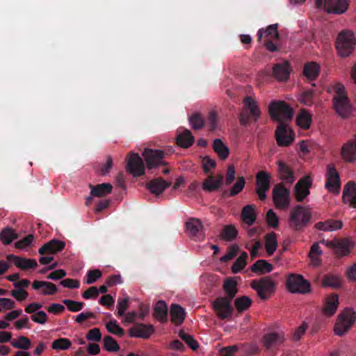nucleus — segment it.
Masks as SVG:
<instances>
[{"mask_svg": "<svg viewBox=\"0 0 356 356\" xmlns=\"http://www.w3.org/2000/svg\"><path fill=\"white\" fill-rule=\"evenodd\" d=\"M311 212L301 205H296L290 212L288 224L293 231L302 232L311 223Z\"/></svg>", "mask_w": 356, "mask_h": 356, "instance_id": "nucleus-1", "label": "nucleus"}, {"mask_svg": "<svg viewBox=\"0 0 356 356\" xmlns=\"http://www.w3.org/2000/svg\"><path fill=\"white\" fill-rule=\"evenodd\" d=\"M333 90L335 92L332 99L334 111L342 118H348L352 112V106L344 86L337 83L333 86Z\"/></svg>", "mask_w": 356, "mask_h": 356, "instance_id": "nucleus-2", "label": "nucleus"}, {"mask_svg": "<svg viewBox=\"0 0 356 356\" xmlns=\"http://www.w3.org/2000/svg\"><path fill=\"white\" fill-rule=\"evenodd\" d=\"M268 112L272 119L284 123L291 120L293 116L292 108L283 101H273L268 106Z\"/></svg>", "mask_w": 356, "mask_h": 356, "instance_id": "nucleus-3", "label": "nucleus"}, {"mask_svg": "<svg viewBox=\"0 0 356 356\" xmlns=\"http://www.w3.org/2000/svg\"><path fill=\"white\" fill-rule=\"evenodd\" d=\"M257 35L258 41L261 42L264 39L263 44L269 51L275 52L278 51V47L273 42L280 38L277 24L269 25L265 29H260Z\"/></svg>", "mask_w": 356, "mask_h": 356, "instance_id": "nucleus-4", "label": "nucleus"}, {"mask_svg": "<svg viewBox=\"0 0 356 356\" xmlns=\"http://www.w3.org/2000/svg\"><path fill=\"white\" fill-rule=\"evenodd\" d=\"M250 286L257 291L260 299L266 300L274 293L276 289V283L270 276H266L259 280H254L250 283Z\"/></svg>", "mask_w": 356, "mask_h": 356, "instance_id": "nucleus-5", "label": "nucleus"}, {"mask_svg": "<svg viewBox=\"0 0 356 356\" xmlns=\"http://www.w3.org/2000/svg\"><path fill=\"white\" fill-rule=\"evenodd\" d=\"M243 102L244 108L239 114V122L241 125L246 126L250 122V117L251 116L254 121H257L261 115V111L257 102L252 97H245Z\"/></svg>", "mask_w": 356, "mask_h": 356, "instance_id": "nucleus-6", "label": "nucleus"}, {"mask_svg": "<svg viewBox=\"0 0 356 356\" xmlns=\"http://www.w3.org/2000/svg\"><path fill=\"white\" fill-rule=\"evenodd\" d=\"M355 39L352 31L341 32L336 41V47L341 56H348L354 49Z\"/></svg>", "mask_w": 356, "mask_h": 356, "instance_id": "nucleus-7", "label": "nucleus"}, {"mask_svg": "<svg viewBox=\"0 0 356 356\" xmlns=\"http://www.w3.org/2000/svg\"><path fill=\"white\" fill-rule=\"evenodd\" d=\"M286 286L289 292L293 293L305 294L311 291L310 283L298 274H291L288 276Z\"/></svg>", "mask_w": 356, "mask_h": 356, "instance_id": "nucleus-8", "label": "nucleus"}, {"mask_svg": "<svg viewBox=\"0 0 356 356\" xmlns=\"http://www.w3.org/2000/svg\"><path fill=\"white\" fill-rule=\"evenodd\" d=\"M355 320V312L352 309H346L339 315L337 322L334 325L336 334L343 335L351 327Z\"/></svg>", "mask_w": 356, "mask_h": 356, "instance_id": "nucleus-9", "label": "nucleus"}, {"mask_svg": "<svg viewBox=\"0 0 356 356\" xmlns=\"http://www.w3.org/2000/svg\"><path fill=\"white\" fill-rule=\"evenodd\" d=\"M273 200L278 209H286L291 202L290 191L286 188L284 183L276 184L272 191Z\"/></svg>", "mask_w": 356, "mask_h": 356, "instance_id": "nucleus-10", "label": "nucleus"}, {"mask_svg": "<svg viewBox=\"0 0 356 356\" xmlns=\"http://www.w3.org/2000/svg\"><path fill=\"white\" fill-rule=\"evenodd\" d=\"M232 300L233 299L227 297H218L213 302V308L220 319H226L232 316L234 312Z\"/></svg>", "mask_w": 356, "mask_h": 356, "instance_id": "nucleus-11", "label": "nucleus"}, {"mask_svg": "<svg viewBox=\"0 0 356 356\" xmlns=\"http://www.w3.org/2000/svg\"><path fill=\"white\" fill-rule=\"evenodd\" d=\"M270 175L264 170L259 171L255 177V192L261 201L266 199V192L270 188Z\"/></svg>", "mask_w": 356, "mask_h": 356, "instance_id": "nucleus-12", "label": "nucleus"}, {"mask_svg": "<svg viewBox=\"0 0 356 356\" xmlns=\"http://www.w3.org/2000/svg\"><path fill=\"white\" fill-rule=\"evenodd\" d=\"M165 153L163 150L145 149L143 153V156L149 170L156 168L159 165H166L165 162Z\"/></svg>", "mask_w": 356, "mask_h": 356, "instance_id": "nucleus-13", "label": "nucleus"}, {"mask_svg": "<svg viewBox=\"0 0 356 356\" xmlns=\"http://www.w3.org/2000/svg\"><path fill=\"white\" fill-rule=\"evenodd\" d=\"M325 177V188L330 193L339 194L341 188L340 178L339 175L333 164H329L327 165Z\"/></svg>", "mask_w": 356, "mask_h": 356, "instance_id": "nucleus-14", "label": "nucleus"}, {"mask_svg": "<svg viewBox=\"0 0 356 356\" xmlns=\"http://www.w3.org/2000/svg\"><path fill=\"white\" fill-rule=\"evenodd\" d=\"M312 184V179L306 175L301 178L294 186V193L297 202H302L310 193V188Z\"/></svg>", "mask_w": 356, "mask_h": 356, "instance_id": "nucleus-15", "label": "nucleus"}, {"mask_svg": "<svg viewBox=\"0 0 356 356\" xmlns=\"http://www.w3.org/2000/svg\"><path fill=\"white\" fill-rule=\"evenodd\" d=\"M127 170L134 177H140L145 174V168L143 161L137 153H131L127 163Z\"/></svg>", "mask_w": 356, "mask_h": 356, "instance_id": "nucleus-16", "label": "nucleus"}, {"mask_svg": "<svg viewBox=\"0 0 356 356\" xmlns=\"http://www.w3.org/2000/svg\"><path fill=\"white\" fill-rule=\"evenodd\" d=\"M275 138L279 146L288 147L294 140V134L286 124L279 123L275 130Z\"/></svg>", "mask_w": 356, "mask_h": 356, "instance_id": "nucleus-17", "label": "nucleus"}, {"mask_svg": "<svg viewBox=\"0 0 356 356\" xmlns=\"http://www.w3.org/2000/svg\"><path fill=\"white\" fill-rule=\"evenodd\" d=\"M285 338L282 332H272L264 334L263 346L267 351H273L283 343Z\"/></svg>", "mask_w": 356, "mask_h": 356, "instance_id": "nucleus-18", "label": "nucleus"}, {"mask_svg": "<svg viewBox=\"0 0 356 356\" xmlns=\"http://www.w3.org/2000/svg\"><path fill=\"white\" fill-rule=\"evenodd\" d=\"M186 228L189 236L195 240H203L204 234L202 222L197 218H191L186 222Z\"/></svg>", "mask_w": 356, "mask_h": 356, "instance_id": "nucleus-19", "label": "nucleus"}, {"mask_svg": "<svg viewBox=\"0 0 356 356\" xmlns=\"http://www.w3.org/2000/svg\"><path fill=\"white\" fill-rule=\"evenodd\" d=\"M154 332V327L152 325L143 323H136L134 327L129 330L131 337H138L147 339Z\"/></svg>", "mask_w": 356, "mask_h": 356, "instance_id": "nucleus-20", "label": "nucleus"}, {"mask_svg": "<svg viewBox=\"0 0 356 356\" xmlns=\"http://www.w3.org/2000/svg\"><path fill=\"white\" fill-rule=\"evenodd\" d=\"M224 176L218 174L214 176L213 174L209 175L202 182V189L208 193L218 191L222 185Z\"/></svg>", "mask_w": 356, "mask_h": 356, "instance_id": "nucleus-21", "label": "nucleus"}, {"mask_svg": "<svg viewBox=\"0 0 356 356\" xmlns=\"http://www.w3.org/2000/svg\"><path fill=\"white\" fill-rule=\"evenodd\" d=\"M6 259L11 263H13L17 268L26 270L30 268H35L38 263L35 259H26L14 254H8Z\"/></svg>", "mask_w": 356, "mask_h": 356, "instance_id": "nucleus-22", "label": "nucleus"}, {"mask_svg": "<svg viewBox=\"0 0 356 356\" xmlns=\"http://www.w3.org/2000/svg\"><path fill=\"white\" fill-rule=\"evenodd\" d=\"M324 7L327 13L342 14L348 10V0H325Z\"/></svg>", "mask_w": 356, "mask_h": 356, "instance_id": "nucleus-23", "label": "nucleus"}, {"mask_svg": "<svg viewBox=\"0 0 356 356\" xmlns=\"http://www.w3.org/2000/svg\"><path fill=\"white\" fill-rule=\"evenodd\" d=\"M171 185L161 177L152 179L146 184L147 188L154 195H159Z\"/></svg>", "mask_w": 356, "mask_h": 356, "instance_id": "nucleus-24", "label": "nucleus"}, {"mask_svg": "<svg viewBox=\"0 0 356 356\" xmlns=\"http://www.w3.org/2000/svg\"><path fill=\"white\" fill-rule=\"evenodd\" d=\"M65 247V243L63 241L57 239H52L40 248L38 252L42 255L45 254H54L61 252Z\"/></svg>", "mask_w": 356, "mask_h": 356, "instance_id": "nucleus-25", "label": "nucleus"}, {"mask_svg": "<svg viewBox=\"0 0 356 356\" xmlns=\"http://www.w3.org/2000/svg\"><path fill=\"white\" fill-rule=\"evenodd\" d=\"M339 306V297L337 294H331L325 298L322 308L323 314L326 316H333Z\"/></svg>", "mask_w": 356, "mask_h": 356, "instance_id": "nucleus-26", "label": "nucleus"}, {"mask_svg": "<svg viewBox=\"0 0 356 356\" xmlns=\"http://www.w3.org/2000/svg\"><path fill=\"white\" fill-rule=\"evenodd\" d=\"M278 172L280 179L289 185L292 184L296 180L294 171L284 162L277 161Z\"/></svg>", "mask_w": 356, "mask_h": 356, "instance_id": "nucleus-27", "label": "nucleus"}, {"mask_svg": "<svg viewBox=\"0 0 356 356\" xmlns=\"http://www.w3.org/2000/svg\"><path fill=\"white\" fill-rule=\"evenodd\" d=\"M341 156L346 161H356V134L354 140H348L342 146Z\"/></svg>", "mask_w": 356, "mask_h": 356, "instance_id": "nucleus-28", "label": "nucleus"}, {"mask_svg": "<svg viewBox=\"0 0 356 356\" xmlns=\"http://www.w3.org/2000/svg\"><path fill=\"white\" fill-rule=\"evenodd\" d=\"M90 188V195L93 197H102L110 194L112 192L113 186L109 183L99 184L96 186H93L91 184H89Z\"/></svg>", "mask_w": 356, "mask_h": 356, "instance_id": "nucleus-29", "label": "nucleus"}, {"mask_svg": "<svg viewBox=\"0 0 356 356\" xmlns=\"http://www.w3.org/2000/svg\"><path fill=\"white\" fill-rule=\"evenodd\" d=\"M273 73L275 77L280 81L287 80L290 74V69L288 63H285L284 64H275L273 68Z\"/></svg>", "mask_w": 356, "mask_h": 356, "instance_id": "nucleus-30", "label": "nucleus"}, {"mask_svg": "<svg viewBox=\"0 0 356 356\" xmlns=\"http://www.w3.org/2000/svg\"><path fill=\"white\" fill-rule=\"evenodd\" d=\"M153 316L161 323L167 321L168 307L165 301L160 300L156 302L154 308Z\"/></svg>", "mask_w": 356, "mask_h": 356, "instance_id": "nucleus-31", "label": "nucleus"}, {"mask_svg": "<svg viewBox=\"0 0 356 356\" xmlns=\"http://www.w3.org/2000/svg\"><path fill=\"white\" fill-rule=\"evenodd\" d=\"M241 218L242 220L249 226L252 225L257 218L255 206L252 204L245 206L241 211Z\"/></svg>", "mask_w": 356, "mask_h": 356, "instance_id": "nucleus-32", "label": "nucleus"}, {"mask_svg": "<svg viewBox=\"0 0 356 356\" xmlns=\"http://www.w3.org/2000/svg\"><path fill=\"white\" fill-rule=\"evenodd\" d=\"M250 270L256 274L264 275L271 272L273 266L268 261L259 259L251 266Z\"/></svg>", "mask_w": 356, "mask_h": 356, "instance_id": "nucleus-33", "label": "nucleus"}, {"mask_svg": "<svg viewBox=\"0 0 356 356\" xmlns=\"http://www.w3.org/2000/svg\"><path fill=\"white\" fill-rule=\"evenodd\" d=\"M171 321L176 325H181L185 318V311L179 305L172 304L170 311Z\"/></svg>", "mask_w": 356, "mask_h": 356, "instance_id": "nucleus-34", "label": "nucleus"}, {"mask_svg": "<svg viewBox=\"0 0 356 356\" xmlns=\"http://www.w3.org/2000/svg\"><path fill=\"white\" fill-rule=\"evenodd\" d=\"M195 141L194 136L188 129H185L177 136V143L182 148H188Z\"/></svg>", "mask_w": 356, "mask_h": 356, "instance_id": "nucleus-35", "label": "nucleus"}, {"mask_svg": "<svg viewBox=\"0 0 356 356\" xmlns=\"http://www.w3.org/2000/svg\"><path fill=\"white\" fill-rule=\"evenodd\" d=\"M32 287L35 290L44 287L45 289L42 291L44 295H54L58 291V288L54 284L45 281L35 280L32 284Z\"/></svg>", "mask_w": 356, "mask_h": 356, "instance_id": "nucleus-36", "label": "nucleus"}, {"mask_svg": "<svg viewBox=\"0 0 356 356\" xmlns=\"http://www.w3.org/2000/svg\"><path fill=\"white\" fill-rule=\"evenodd\" d=\"M320 72V66L316 62H308L305 64L303 68L304 75L310 81L315 80Z\"/></svg>", "mask_w": 356, "mask_h": 356, "instance_id": "nucleus-37", "label": "nucleus"}, {"mask_svg": "<svg viewBox=\"0 0 356 356\" xmlns=\"http://www.w3.org/2000/svg\"><path fill=\"white\" fill-rule=\"evenodd\" d=\"M213 149L222 160H225L229 155V149L220 138H216L213 140Z\"/></svg>", "mask_w": 356, "mask_h": 356, "instance_id": "nucleus-38", "label": "nucleus"}, {"mask_svg": "<svg viewBox=\"0 0 356 356\" xmlns=\"http://www.w3.org/2000/svg\"><path fill=\"white\" fill-rule=\"evenodd\" d=\"M265 248L268 255H273L277 248V235L272 232L268 233L264 236Z\"/></svg>", "mask_w": 356, "mask_h": 356, "instance_id": "nucleus-39", "label": "nucleus"}, {"mask_svg": "<svg viewBox=\"0 0 356 356\" xmlns=\"http://www.w3.org/2000/svg\"><path fill=\"white\" fill-rule=\"evenodd\" d=\"M352 248V243L348 239L337 242L334 246L335 254L339 257L348 255Z\"/></svg>", "mask_w": 356, "mask_h": 356, "instance_id": "nucleus-40", "label": "nucleus"}, {"mask_svg": "<svg viewBox=\"0 0 356 356\" xmlns=\"http://www.w3.org/2000/svg\"><path fill=\"white\" fill-rule=\"evenodd\" d=\"M297 124L304 129H308L312 122V115L305 109H302L296 118Z\"/></svg>", "mask_w": 356, "mask_h": 356, "instance_id": "nucleus-41", "label": "nucleus"}, {"mask_svg": "<svg viewBox=\"0 0 356 356\" xmlns=\"http://www.w3.org/2000/svg\"><path fill=\"white\" fill-rule=\"evenodd\" d=\"M236 282L231 278L227 279L223 284V289L227 293L225 297L229 299H234L236 294L238 292V289L236 286Z\"/></svg>", "mask_w": 356, "mask_h": 356, "instance_id": "nucleus-42", "label": "nucleus"}, {"mask_svg": "<svg viewBox=\"0 0 356 356\" xmlns=\"http://www.w3.org/2000/svg\"><path fill=\"white\" fill-rule=\"evenodd\" d=\"M238 234V231L233 225H225L220 233V236L225 241L234 240Z\"/></svg>", "mask_w": 356, "mask_h": 356, "instance_id": "nucleus-43", "label": "nucleus"}, {"mask_svg": "<svg viewBox=\"0 0 356 356\" xmlns=\"http://www.w3.org/2000/svg\"><path fill=\"white\" fill-rule=\"evenodd\" d=\"M188 120L191 127L194 130H199L204 127V118L200 113H193L189 117Z\"/></svg>", "mask_w": 356, "mask_h": 356, "instance_id": "nucleus-44", "label": "nucleus"}, {"mask_svg": "<svg viewBox=\"0 0 356 356\" xmlns=\"http://www.w3.org/2000/svg\"><path fill=\"white\" fill-rule=\"evenodd\" d=\"M252 304V300L246 296L238 297L234 300V305L238 312L247 310Z\"/></svg>", "mask_w": 356, "mask_h": 356, "instance_id": "nucleus-45", "label": "nucleus"}, {"mask_svg": "<svg viewBox=\"0 0 356 356\" xmlns=\"http://www.w3.org/2000/svg\"><path fill=\"white\" fill-rule=\"evenodd\" d=\"M18 238L17 234L11 228L6 227L0 233V239L4 244H10L13 240Z\"/></svg>", "mask_w": 356, "mask_h": 356, "instance_id": "nucleus-46", "label": "nucleus"}, {"mask_svg": "<svg viewBox=\"0 0 356 356\" xmlns=\"http://www.w3.org/2000/svg\"><path fill=\"white\" fill-rule=\"evenodd\" d=\"M72 346V342L67 338H59L54 340L51 343V348L56 350H65L69 349Z\"/></svg>", "mask_w": 356, "mask_h": 356, "instance_id": "nucleus-47", "label": "nucleus"}, {"mask_svg": "<svg viewBox=\"0 0 356 356\" xmlns=\"http://www.w3.org/2000/svg\"><path fill=\"white\" fill-rule=\"evenodd\" d=\"M314 92L313 90H305L300 94L298 99L300 103L310 106L314 104Z\"/></svg>", "mask_w": 356, "mask_h": 356, "instance_id": "nucleus-48", "label": "nucleus"}, {"mask_svg": "<svg viewBox=\"0 0 356 356\" xmlns=\"http://www.w3.org/2000/svg\"><path fill=\"white\" fill-rule=\"evenodd\" d=\"M179 337L193 350L199 348L197 341L190 334L186 333L183 330L179 332Z\"/></svg>", "mask_w": 356, "mask_h": 356, "instance_id": "nucleus-49", "label": "nucleus"}, {"mask_svg": "<svg viewBox=\"0 0 356 356\" xmlns=\"http://www.w3.org/2000/svg\"><path fill=\"white\" fill-rule=\"evenodd\" d=\"M341 284V280L339 276L327 275L323 280V285L332 288H338Z\"/></svg>", "mask_w": 356, "mask_h": 356, "instance_id": "nucleus-50", "label": "nucleus"}, {"mask_svg": "<svg viewBox=\"0 0 356 356\" xmlns=\"http://www.w3.org/2000/svg\"><path fill=\"white\" fill-rule=\"evenodd\" d=\"M11 345L15 348L28 350L30 348L31 343L29 338L20 336L17 340H13Z\"/></svg>", "mask_w": 356, "mask_h": 356, "instance_id": "nucleus-51", "label": "nucleus"}, {"mask_svg": "<svg viewBox=\"0 0 356 356\" xmlns=\"http://www.w3.org/2000/svg\"><path fill=\"white\" fill-rule=\"evenodd\" d=\"M104 348L108 352H116L120 350V346L112 337L108 335L104 338Z\"/></svg>", "mask_w": 356, "mask_h": 356, "instance_id": "nucleus-52", "label": "nucleus"}, {"mask_svg": "<svg viewBox=\"0 0 356 356\" xmlns=\"http://www.w3.org/2000/svg\"><path fill=\"white\" fill-rule=\"evenodd\" d=\"M63 304L67 307V309L72 312H77L84 307L83 302L74 301L69 299H64L63 300Z\"/></svg>", "mask_w": 356, "mask_h": 356, "instance_id": "nucleus-53", "label": "nucleus"}, {"mask_svg": "<svg viewBox=\"0 0 356 356\" xmlns=\"http://www.w3.org/2000/svg\"><path fill=\"white\" fill-rule=\"evenodd\" d=\"M107 330L118 336L122 337L124 334V330L119 326L116 321H110L106 325Z\"/></svg>", "mask_w": 356, "mask_h": 356, "instance_id": "nucleus-54", "label": "nucleus"}, {"mask_svg": "<svg viewBox=\"0 0 356 356\" xmlns=\"http://www.w3.org/2000/svg\"><path fill=\"white\" fill-rule=\"evenodd\" d=\"M245 184V179L243 177H239L236 182L230 188L229 195L233 197L241 193Z\"/></svg>", "mask_w": 356, "mask_h": 356, "instance_id": "nucleus-55", "label": "nucleus"}, {"mask_svg": "<svg viewBox=\"0 0 356 356\" xmlns=\"http://www.w3.org/2000/svg\"><path fill=\"white\" fill-rule=\"evenodd\" d=\"M356 195V183L353 181H348L343 191V200H347L349 197Z\"/></svg>", "mask_w": 356, "mask_h": 356, "instance_id": "nucleus-56", "label": "nucleus"}, {"mask_svg": "<svg viewBox=\"0 0 356 356\" xmlns=\"http://www.w3.org/2000/svg\"><path fill=\"white\" fill-rule=\"evenodd\" d=\"M267 224L273 228H275L279 225V218L277 214L272 210L269 209L266 213Z\"/></svg>", "mask_w": 356, "mask_h": 356, "instance_id": "nucleus-57", "label": "nucleus"}, {"mask_svg": "<svg viewBox=\"0 0 356 356\" xmlns=\"http://www.w3.org/2000/svg\"><path fill=\"white\" fill-rule=\"evenodd\" d=\"M238 247L236 245H232L228 248L227 253L220 258L222 262H227L232 259L237 254Z\"/></svg>", "mask_w": 356, "mask_h": 356, "instance_id": "nucleus-58", "label": "nucleus"}, {"mask_svg": "<svg viewBox=\"0 0 356 356\" xmlns=\"http://www.w3.org/2000/svg\"><path fill=\"white\" fill-rule=\"evenodd\" d=\"M31 318L35 323L44 324L47 321L48 317L44 311H38L32 314Z\"/></svg>", "mask_w": 356, "mask_h": 356, "instance_id": "nucleus-59", "label": "nucleus"}, {"mask_svg": "<svg viewBox=\"0 0 356 356\" xmlns=\"http://www.w3.org/2000/svg\"><path fill=\"white\" fill-rule=\"evenodd\" d=\"M129 302V298L128 296L122 299H118V314L120 316L124 315L126 310L128 308V303Z\"/></svg>", "mask_w": 356, "mask_h": 356, "instance_id": "nucleus-60", "label": "nucleus"}, {"mask_svg": "<svg viewBox=\"0 0 356 356\" xmlns=\"http://www.w3.org/2000/svg\"><path fill=\"white\" fill-rule=\"evenodd\" d=\"M102 275V272L99 269L89 270L87 273L86 283L88 284L95 283L97 279L101 277Z\"/></svg>", "mask_w": 356, "mask_h": 356, "instance_id": "nucleus-61", "label": "nucleus"}, {"mask_svg": "<svg viewBox=\"0 0 356 356\" xmlns=\"http://www.w3.org/2000/svg\"><path fill=\"white\" fill-rule=\"evenodd\" d=\"M216 163L215 160L211 159L208 156H206L202 159V168L205 173H209L211 169L215 168Z\"/></svg>", "mask_w": 356, "mask_h": 356, "instance_id": "nucleus-62", "label": "nucleus"}, {"mask_svg": "<svg viewBox=\"0 0 356 356\" xmlns=\"http://www.w3.org/2000/svg\"><path fill=\"white\" fill-rule=\"evenodd\" d=\"M33 238L34 236L33 234H29L22 239L17 241L15 244V248L22 249L28 247L32 243Z\"/></svg>", "mask_w": 356, "mask_h": 356, "instance_id": "nucleus-63", "label": "nucleus"}, {"mask_svg": "<svg viewBox=\"0 0 356 356\" xmlns=\"http://www.w3.org/2000/svg\"><path fill=\"white\" fill-rule=\"evenodd\" d=\"M99 296V291L97 286H90L83 293L82 297L86 299H96Z\"/></svg>", "mask_w": 356, "mask_h": 356, "instance_id": "nucleus-64", "label": "nucleus"}]
</instances>
